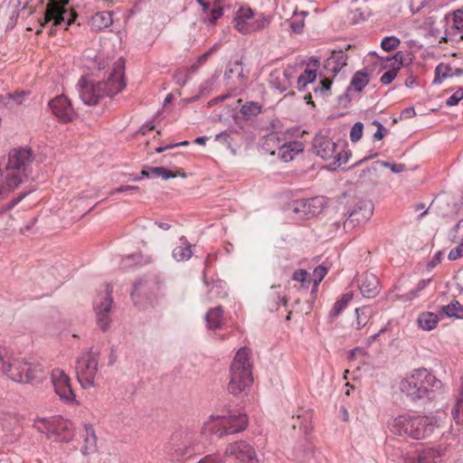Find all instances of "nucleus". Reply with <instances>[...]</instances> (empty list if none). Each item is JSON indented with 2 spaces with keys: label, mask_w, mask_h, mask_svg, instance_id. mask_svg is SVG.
<instances>
[{
  "label": "nucleus",
  "mask_w": 463,
  "mask_h": 463,
  "mask_svg": "<svg viewBox=\"0 0 463 463\" xmlns=\"http://www.w3.org/2000/svg\"><path fill=\"white\" fill-rule=\"evenodd\" d=\"M248 417L244 413L229 412L222 415L213 414L203 423L201 431L184 430L173 435L168 445V453L174 458H189L201 453L205 447V440L211 436L222 439L245 430Z\"/></svg>",
  "instance_id": "nucleus-1"
},
{
  "label": "nucleus",
  "mask_w": 463,
  "mask_h": 463,
  "mask_svg": "<svg viewBox=\"0 0 463 463\" xmlns=\"http://www.w3.org/2000/svg\"><path fill=\"white\" fill-rule=\"evenodd\" d=\"M399 389L411 401H432L442 394L445 387L430 370L420 367L409 372L400 382Z\"/></svg>",
  "instance_id": "nucleus-2"
},
{
  "label": "nucleus",
  "mask_w": 463,
  "mask_h": 463,
  "mask_svg": "<svg viewBox=\"0 0 463 463\" xmlns=\"http://www.w3.org/2000/svg\"><path fill=\"white\" fill-rule=\"evenodd\" d=\"M126 86L124 80V63L121 59L116 61L106 80L93 82L81 77L77 83L80 98L86 105H94L106 96L120 92Z\"/></svg>",
  "instance_id": "nucleus-3"
},
{
  "label": "nucleus",
  "mask_w": 463,
  "mask_h": 463,
  "mask_svg": "<svg viewBox=\"0 0 463 463\" xmlns=\"http://www.w3.org/2000/svg\"><path fill=\"white\" fill-rule=\"evenodd\" d=\"M439 424L432 416L404 413L390 420L388 428L395 435L422 439L430 436Z\"/></svg>",
  "instance_id": "nucleus-4"
},
{
  "label": "nucleus",
  "mask_w": 463,
  "mask_h": 463,
  "mask_svg": "<svg viewBox=\"0 0 463 463\" xmlns=\"http://www.w3.org/2000/svg\"><path fill=\"white\" fill-rule=\"evenodd\" d=\"M0 371L16 383H31L40 382L43 377V367L40 364L27 363L14 357L6 347V355L0 363Z\"/></svg>",
  "instance_id": "nucleus-5"
},
{
  "label": "nucleus",
  "mask_w": 463,
  "mask_h": 463,
  "mask_svg": "<svg viewBox=\"0 0 463 463\" xmlns=\"http://www.w3.org/2000/svg\"><path fill=\"white\" fill-rule=\"evenodd\" d=\"M33 162V156L30 148L17 147L9 152L4 173L11 187H18L28 180Z\"/></svg>",
  "instance_id": "nucleus-6"
},
{
  "label": "nucleus",
  "mask_w": 463,
  "mask_h": 463,
  "mask_svg": "<svg viewBox=\"0 0 463 463\" xmlns=\"http://www.w3.org/2000/svg\"><path fill=\"white\" fill-rule=\"evenodd\" d=\"M249 356L250 349L241 347L237 351L231 364L228 391L234 396L247 393L253 382Z\"/></svg>",
  "instance_id": "nucleus-7"
},
{
  "label": "nucleus",
  "mask_w": 463,
  "mask_h": 463,
  "mask_svg": "<svg viewBox=\"0 0 463 463\" xmlns=\"http://www.w3.org/2000/svg\"><path fill=\"white\" fill-rule=\"evenodd\" d=\"M33 427L55 441L67 442L74 436L73 424L61 416L38 418Z\"/></svg>",
  "instance_id": "nucleus-8"
},
{
  "label": "nucleus",
  "mask_w": 463,
  "mask_h": 463,
  "mask_svg": "<svg viewBox=\"0 0 463 463\" xmlns=\"http://www.w3.org/2000/svg\"><path fill=\"white\" fill-rule=\"evenodd\" d=\"M312 147L314 152L321 158L325 160L333 159L331 166L334 168H337L347 162V154L344 148L326 136H316L313 139Z\"/></svg>",
  "instance_id": "nucleus-9"
},
{
  "label": "nucleus",
  "mask_w": 463,
  "mask_h": 463,
  "mask_svg": "<svg viewBox=\"0 0 463 463\" xmlns=\"http://www.w3.org/2000/svg\"><path fill=\"white\" fill-rule=\"evenodd\" d=\"M99 354L90 351L83 353L77 360V379L83 389L94 386L98 373Z\"/></svg>",
  "instance_id": "nucleus-10"
},
{
  "label": "nucleus",
  "mask_w": 463,
  "mask_h": 463,
  "mask_svg": "<svg viewBox=\"0 0 463 463\" xmlns=\"http://www.w3.org/2000/svg\"><path fill=\"white\" fill-rule=\"evenodd\" d=\"M51 380L55 393L67 405L78 404L76 394L71 387L70 376L61 369L54 368L51 372Z\"/></svg>",
  "instance_id": "nucleus-11"
},
{
  "label": "nucleus",
  "mask_w": 463,
  "mask_h": 463,
  "mask_svg": "<svg viewBox=\"0 0 463 463\" xmlns=\"http://www.w3.org/2000/svg\"><path fill=\"white\" fill-rule=\"evenodd\" d=\"M110 293L111 289L109 286H107L106 290L99 293L93 303L98 326L103 331H106L109 327L112 321L113 299Z\"/></svg>",
  "instance_id": "nucleus-12"
},
{
  "label": "nucleus",
  "mask_w": 463,
  "mask_h": 463,
  "mask_svg": "<svg viewBox=\"0 0 463 463\" xmlns=\"http://www.w3.org/2000/svg\"><path fill=\"white\" fill-rule=\"evenodd\" d=\"M49 2L44 14V23L53 21V25L65 24L68 26L74 22L72 14L64 9V5H68L70 0H49Z\"/></svg>",
  "instance_id": "nucleus-13"
},
{
  "label": "nucleus",
  "mask_w": 463,
  "mask_h": 463,
  "mask_svg": "<svg viewBox=\"0 0 463 463\" xmlns=\"http://www.w3.org/2000/svg\"><path fill=\"white\" fill-rule=\"evenodd\" d=\"M446 451L447 447L441 443L430 444L418 449L414 456L405 459V463H438Z\"/></svg>",
  "instance_id": "nucleus-14"
},
{
  "label": "nucleus",
  "mask_w": 463,
  "mask_h": 463,
  "mask_svg": "<svg viewBox=\"0 0 463 463\" xmlns=\"http://www.w3.org/2000/svg\"><path fill=\"white\" fill-rule=\"evenodd\" d=\"M266 145L269 144H279V138L278 133H270L265 137ZM304 150V145L299 141H289L285 142L282 145H279L278 156L285 163L290 162L294 157L302 153Z\"/></svg>",
  "instance_id": "nucleus-15"
},
{
  "label": "nucleus",
  "mask_w": 463,
  "mask_h": 463,
  "mask_svg": "<svg viewBox=\"0 0 463 463\" xmlns=\"http://www.w3.org/2000/svg\"><path fill=\"white\" fill-rule=\"evenodd\" d=\"M225 458L233 457L240 463H258V458L254 449L246 441L240 440L229 444L224 453L222 454Z\"/></svg>",
  "instance_id": "nucleus-16"
},
{
  "label": "nucleus",
  "mask_w": 463,
  "mask_h": 463,
  "mask_svg": "<svg viewBox=\"0 0 463 463\" xmlns=\"http://www.w3.org/2000/svg\"><path fill=\"white\" fill-rule=\"evenodd\" d=\"M326 203V202L324 196L300 199L293 203V211L296 213L309 218L319 214L323 211Z\"/></svg>",
  "instance_id": "nucleus-17"
},
{
  "label": "nucleus",
  "mask_w": 463,
  "mask_h": 463,
  "mask_svg": "<svg viewBox=\"0 0 463 463\" xmlns=\"http://www.w3.org/2000/svg\"><path fill=\"white\" fill-rule=\"evenodd\" d=\"M373 213V204L370 201L359 202L354 210L351 212L349 217L344 222L343 227L345 230L352 229L354 226L367 222Z\"/></svg>",
  "instance_id": "nucleus-18"
},
{
  "label": "nucleus",
  "mask_w": 463,
  "mask_h": 463,
  "mask_svg": "<svg viewBox=\"0 0 463 463\" xmlns=\"http://www.w3.org/2000/svg\"><path fill=\"white\" fill-rule=\"evenodd\" d=\"M49 106L52 113L63 122L71 121L76 116V112L72 108L71 100L64 95H61L52 99Z\"/></svg>",
  "instance_id": "nucleus-19"
},
{
  "label": "nucleus",
  "mask_w": 463,
  "mask_h": 463,
  "mask_svg": "<svg viewBox=\"0 0 463 463\" xmlns=\"http://www.w3.org/2000/svg\"><path fill=\"white\" fill-rule=\"evenodd\" d=\"M251 21H253V10L248 6H241L234 14V28L242 34L251 33Z\"/></svg>",
  "instance_id": "nucleus-20"
},
{
  "label": "nucleus",
  "mask_w": 463,
  "mask_h": 463,
  "mask_svg": "<svg viewBox=\"0 0 463 463\" xmlns=\"http://www.w3.org/2000/svg\"><path fill=\"white\" fill-rule=\"evenodd\" d=\"M270 86L278 91H286L291 84V70L290 69H275L269 78Z\"/></svg>",
  "instance_id": "nucleus-21"
},
{
  "label": "nucleus",
  "mask_w": 463,
  "mask_h": 463,
  "mask_svg": "<svg viewBox=\"0 0 463 463\" xmlns=\"http://www.w3.org/2000/svg\"><path fill=\"white\" fill-rule=\"evenodd\" d=\"M403 63V53L397 52L393 56L386 59L385 67H389L390 70L385 71L380 79L383 85L390 84L397 76V73Z\"/></svg>",
  "instance_id": "nucleus-22"
},
{
  "label": "nucleus",
  "mask_w": 463,
  "mask_h": 463,
  "mask_svg": "<svg viewBox=\"0 0 463 463\" xmlns=\"http://www.w3.org/2000/svg\"><path fill=\"white\" fill-rule=\"evenodd\" d=\"M361 294L367 298H373L380 292V282L378 278L373 273H364L362 275L359 284Z\"/></svg>",
  "instance_id": "nucleus-23"
},
{
  "label": "nucleus",
  "mask_w": 463,
  "mask_h": 463,
  "mask_svg": "<svg viewBox=\"0 0 463 463\" xmlns=\"http://www.w3.org/2000/svg\"><path fill=\"white\" fill-rule=\"evenodd\" d=\"M347 61L346 53L342 51H334L325 62V69L336 75L345 65Z\"/></svg>",
  "instance_id": "nucleus-24"
},
{
  "label": "nucleus",
  "mask_w": 463,
  "mask_h": 463,
  "mask_svg": "<svg viewBox=\"0 0 463 463\" xmlns=\"http://www.w3.org/2000/svg\"><path fill=\"white\" fill-rule=\"evenodd\" d=\"M193 255L192 244L184 236H182L173 249L172 256L176 261H185Z\"/></svg>",
  "instance_id": "nucleus-25"
},
{
  "label": "nucleus",
  "mask_w": 463,
  "mask_h": 463,
  "mask_svg": "<svg viewBox=\"0 0 463 463\" xmlns=\"http://www.w3.org/2000/svg\"><path fill=\"white\" fill-rule=\"evenodd\" d=\"M84 429V443L80 450L83 455H90L94 453L97 449V437L90 424H85Z\"/></svg>",
  "instance_id": "nucleus-26"
},
{
  "label": "nucleus",
  "mask_w": 463,
  "mask_h": 463,
  "mask_svg": "<svg viewBox=\"0 0 463 463\" xmlns=\"http://www.w3.org/2000/svg\"><path fill=\"white\" fill-rule=\"evenodd\" d=\"M222 308L218 306L213 308H210L205 315L206 326L209 329H217L221 327L222 322Z\"/></svg>",
  "instance_id": "nucleus-27"
},
{
  "label": "nucleus",
  "mask_w": 463,
  "mask_h": 463,
  "mask_svg": "<svg viewBox=\"0 0 463 463\" xmlns=\"http://www.w3.org/2000/svg\"><path fill=\"white\" fill-rule=\"evenodd\" d=\"M439 321V315L432 312H423L420 314L417 318L419 326L425 331H430L434 329Z\"/></svg>",
  "instance_id": "nucleus-28"
},
{
  "label": "nucleus",
  "mask_w": 463,
  "mask_h": 463,
  "mask_svg": "<svg viewBox=\"0 0 463 463\" xmlns=\"http://www.w3.org/2000/svg\"><path fill=\"white\" fill-rule=\"evenodd\" d=\"M369 75L366 71H358L353 76L347 91L351 90L361 92L369 83Z\"/></svg>",
  "instance_id": "nucleus-29"
},
{
  "label": "nucleus",
  "mask_w": 463,
  "mask_h": 463,
  "mask_svg": "<svg viewBox=\"0 0 463 463\" xmlns=\"http://www.w3.org/2000/svg\"><path fill=\"white\" fill-rule=\"evenodd\" d=\"M440 310L448 317L463 319V307L458 300H452L448 305L442 306Z\"/></svg>",
  "instance_id": "nucleus-30"
},
{
  "label": "nucleus",
  "mask_w": 463,
  "mask_h": 463,
  "mask_svg": "<svg viewBox=\"0 0 463 463\" xmlns=\"http://www.w3.org/2000/svg\"><path fill=\"white\" fill-rule=\"evenodd\" d=\"M151 261L152 258L150 256L144 257L140 253H135L124 258L121 265L123 269H128L136 265H144Z\"/></svg>",
  "instance_id": "nucleus-31"
},
{
  "label": "nucleus",
  "mask_w": 463,
  "mask_h": 463,
  "mask_svg": "<svg viewBox=\"0 0 463 463\" xmlns=\"http://www.w3.org/2000/svg\"><path fill=\"white\" fill-rule=\"evenodd\" d=\"M112 24L111 14L101 12L96 14L91 19V25L97 30L109 27Z\"/></svg>",
  "instance_id": "nucleus-32"
},
{
  "label": "nucleus",
  "mask_w": 463,
  "mask_h": 463,
  "mask_svg": "<svg viewBox=\"0 0 463 463\" xmlns=\"http://www.w3.org/2000/svg\"><path fill=\"white\" fill-rule=\"evenodd\" d=\"M461 391L455 406L452 409V416L457 424H463V376L461 377Z\"/></svg>",
  "instance_id": "nucleus-33"
},
{
  "label": "nucleus",
  "mask_w": 463,
  "mask_h": 463,
  "mask_svg": "<svg viewBox=\"0 0 463 463\" xmlns=\"http://www.w3.org/2000/svg\"><path fill=\"white\" fill-rule=\"evenodd\" d=\"M353 298V293L352 292H346L345 293L341 299L337 300L333 308L331 309V316L332 317H337L347 306V304L352 300Z\"/></svg>",
  "instance_id": "nucleus-34"
},
{
  "label": "nucleus",
  "mask_w": 463,
  "mask_h": 463,
  "mask_svg": "<svg viewBox=\"0 0 463 463\" xmlns=\"http://www.w3.org/2000/svg\"><path fill=\"white\" fill-rule=\"evenodd\" d=\"M317 78L316 71L306 69L298 78V88L303 90L308 83L315 81Z\"/></svg>",
  "instance_id": "nucleus-35"
},
{
  "label": "nucleus",
  "mask_w": 463,
  "mask_h": 463,
  "mask_svg": "<svg viewBox=\"0 0 463 463\" xmlns=\"http://www.w3.org/2000/svg\"><path fill=\"white\" fill-rule=\"evenodd\" d=\"M327 274V269L323 266H317L312 273V277L310 279L311 282H313L312 293H317L319 283L323 280V279Z\"/></svg>",
  "instance_id": "nucleus-36"
},
{
  "label": "nucleus",
  "mask_w": 463,
  "mask_h": 463,
  "mask_svg": "<svg viewBox=\"0 0 463 463\" xmlns=\"http://www.w3.org/2000/svg\"><path fill=\"white\" fill-rule=\"evenodd\" d=\"M270 23L269 16L264 14H259L257 16L253 14V21H251V33L263 30L268 27Z\"/></svg>",
  "instance_id": "nucleus-37"
},
{
  "label": "nucleus",
  "mask_w": 463,
  "mask_h": 463,
  "mask_svg": "<svg viewBox=\"0 0 463 463\" xmlns=\"http://www.w3.org/2000/svg\"><path fill=\"white\" fill-rule=\"evenodd\" d=\"M355 314H356V328L360 329L364 327L368 320L369 317L371 315V308L369 307H361L355 308Z\"/></svg>",
  "instance_id": "nucleus-38"
},
{
  "label": "nucleus",
  "mask_w": 463,
  "mask_h": 463,
  "mask_svg": "<svg viewBox=\"0 0 463 463\" xmlns=\"http://www.w3.org/2000/svg\"><path fill=\"white\" fill-rule=\"evenodd\" d=\"M28 5L29 4H25V0H10V19L12 21H16L17 17L19 16L20 11L24 10Z\"/></svg>",
  "instance_id": "nucleus-39"
},
{
  "label": "nucleus",
  "mask_w": 463,
  "mask_h": 463,
  "mask_svg": "<svg viewBox=\"0 0 463 463\" xmlns=\"http://www.w3.org/2000/svg\"><path fill=\"white\" fill-rule=\"evenodd\" d=\"M233 75H237L239 78L243 77L241 61H236L234 62L228 63L224 72V78L231 79Z\"/></svg>",
  "instance_id": "nucleus-40"
},
{
  "label": "nucleus",
  "mask_w": 463,
  "mask_h": 463,
  "mask_svg": "<svg viewBox=\"0 0 463 463\" xmlns=\"http://www.w3.org/2000/svg\"><path fill=\"white\" fill-rule=\"evenodd\" d=\"M430 279H421L419 281L417 286L409 291L405 296L402 298L405 300H412L420 296V293L430 284Z\"/></svg>",
  "instance_id": "nucleus-41"
},
{
  "label": "nucleus",
  "mask_w": 463,
  "mask_h": 463,
  "mask_svg": "<svg viewBox=\"0 0 463 463\" xmlns=\"http://www.w3.org/2000/svg\"><path fill=\"white\" fill-rule=\"evenodd\" d=\"M309 277L306 269H299L293 273L292 279L300 282L303 288H307L311 283Z\"/></svg>",
  "instance_id": "nucleus-42"
},
{
  "label": "nucleus",
  "mask_w": 463,
  "mask_h": 463,
  "mask_svg": "<svg viewBox=\"0 0 463 463\" xmlns=\"http://www.w3.org/2000/svg\"><path fill=\"white\" fill-rule=\"evenodd\" d=\"M400 43V40L396 36H386L382 40L381 47L383 51L390 52L397 48Z\"/></svg>",
  "instance_id": "nucleus-43"
},
{
  "label": "nucleus",
  "mask_w": 463,
  "mask_h": 463,
  "mask_svg": "<svg viewBox=\"0 0 463 463\" xmlns=\"http://www.w3.org/2000/svg\"><path fill=\"white\" fill-rule=\"evenodd\" d=\"M211 295H213L218 298H224L227 296L226 293V285L222 280H217L213 283L212 287L209 290Z\"/></svg>",
  "instance_id": "nucleus-44"
},
{
  "label": "nucleus",
  "mask_w": 463,
  "mask_h": 463,
  "mask_svg": "<svg viewBox=\"0 0 463 463\" xmlns=\"http://www.w3.org/2000/svg\"><path fill=\"white\" fill-rule=\"evenodd\" d=\"M261 111V106L257 102H249L242 106L241 113L245 117H251L260 114Z\"/></svg>",
  "instance_id": "nucleus-45"
},
{
  "label": "nucleus",
  "mask_w": 463,
  "mask_h": 463,
  "mask_svg": "<svg viewBox=\"0 0 463 463\" xmlns=\"http://www.w3.org/2000/svg\"><path fill=\"white\" fill-rule=\"evenodd\" d=\"M453 27L459 33L463 31V9L452 13Z\"/></svg>",
  "instance_id": "nucleus-46"
},
{
  "label": "nucleus",
  "mask_w": 463,
  "mask_h": 463,
  "mask_svg": "<svg viewBox=\"0 0 463 463\" xmlns=\"http://www.w3.org/2000/svg\"><path fill=\"white\" fill-rule=\"evenodd\" d=\"M16 187H11L8 184L7 178L5 177V173L0 169V200L3 199L10 191Z\"/></svg>",
  "instance_id": "nucleus-47"
},
{
  "label": "nucleus",
  "mask_w": 463,
  "mask_h": 463,
  "mask_svg": "<svg viewBox=\"0 0 463 463\" xmlns=\"http://www.w3.org/2000/svg\"><path fill=\"white\" fill-rule=\"evenodd\" d=\"M364 124L360 121L354 123L351 128L350 139L352 142H357L363 136Z\"/></svg>",
  "instance_id": "nucleus-48"
},
{
  "label": "nucleus",
  "mask_w": 463,
  "mask_h": 463,
  "mask_svg": "<svg viewBox=\"0 0 463 463\" xmlns=\"http://www.w3.org/2000/svg\"><path fill=\"white\" fill-rule=\"evenodd\" d=\"M450 70L451 69L449 65L443 63L439 64L436 67L437 79L434 80V82H440L441 79H445L451 76V74L449 73Z\"/></svg>",
  "instance_id": "nucleus-49"
},
{
  "label": "nucleus",
  "mask_w": 463,
  "mask_h": 463,
  "mask_svg": "<svg viewBox=\"0 0 463 463\" xmlns=\"http://www.w3.org/2000/svg\"><path fill=\"white\" fill-rule=\"evenodd\" d=\"M331 80L324 79L319 81L318 86L314 89V91L316 94H319L323 97L327 96L331 88Z\"/></svg>",
  "instance_id": "nucleus-50"
},
{
  "label": "nucleus",
  "mask_w": 463,
  "mask_h": 463,
  "mask_svg": "<svg viewBox=\"0 0 463 463\" xmlns=\"http://www.w3.org/2000/svg\"><path fill=\"white\" fill-rule=\"evenodd\" d=\"M299 421V429L307 432L311 428V415L308 412H305L303 415H298L297 418Z\"/></svg>",
  "instance_id": "nucleus-51"
},
{
  "label": "nucleus",
  "mask_w": 463,
  "mask_h": 463,
  "mask_svg": "<svg viewBox=\"0 0 463 463\" xmlns=\"http://www.w3.org/2000/svg\"><path fill=\"white\" fill-rule=\"evenodd\" d=\"M462 99L463 89L459 88L446 100V105L449 107L456 106Z\"/></svg>",
  "instance_id": "nucleus-52"
},
{
  "label": "nucleus",
  "mask_w": 463,
  "mask_h": 463,
  "mask_svg": "<svg viewBox=\"0 0 463 463\" xmlns=\"http://www.w3.org/2000/svg\"><path fill=\"white\" fill-rule=\"evenodd\" d=\"M461 257H463V242L456 248L450 250L448 256L449 260H456Z\"/></svg>",
  "instance_id": "nucleus-53"
},
{
  "label": "nucleus",
  "mask_w": 463,
  "mask_h": 463,
  "mask_svg": "<svg viewBox=\"0 0 463 463\" xmlns=\"http://www.w3.org/2000/svg\"><path fill=\"white\" fill-rule=\"evenodd\" d=\"M381 165H383V167H386V168H390L392 170V172L395 173V174H400L405 169V166L403 164H393V163H390V162H381Z\"/></svg>",
  "instance_id": "nucleus-54"
},
{
  "label": "nucleus",
  "mask_w": 463,
  "mask_h": 463,
  "mask_svg": "<svg viewBox=\"0 0 463 463\" xmlns=\"http://www.w3.org/2000/svg\"><path fill=\"white\" fill-rule=\"evenodd\" d=\"M373 123L377 126V130L373 134V138L381 140L386 135L387 129L378 120H374Z\"/></svg>",
  "instance_id": "nucleus-55"
},
{
  "label": "nucleus",
  "mask_w": 463,
  "mask_h": 463,
  "mask_svg": "<svg viewBox=\"0 0 463 463\" xmlns=\"http://www.w3.org/2000/svg\"><path fill=\"white\" fill-rule=\"evenodd\" d=\"M137 189H138V187L135 186V185H121L119 187L113 189L109 193V194L113 195V194H118V193L132 192V191H136Z\"/></svg>",
  "instance_id": "nucleus-56"
},
{
  "label": "nucleus",
  "mask_w": 463,
  "mask_h": 463,
  "mask_svg": "<svg viewBox=\"0 0 463 463\" xmlns=\"http://www.w3.org/2000/svg\"><path fill=\"white\" fill-rule=\"evenodd\" d=\"M220 5H221L217 4V5L212 10L211 18H210V21L212 24H213L216 20H218L223 14L222 8Z\"/></svg>",
  "instance_id": "nucleus-57"
},
{
  "label": "nucleus",
  "mask_w": 463,
  "mask_h": 463,
  "mask_svg": "<svg viewBox=\"0 0 463 463\" xmlns=\"http://www.w3.org/2000/svg\"><path fill=\"white\" fill-rule=\"evenodd\" d=\"M174 79L178 85L184 86L188 80V75L179 71L175 73Z\"/></svg>",
  "instance_id": "nucleus-58"
},
{
  "label": "nucleus",
  "mask_w": 463,
  "mask_h": 463,
  "mask_svg": "<svg viewBox=\"0 0 463 463\" xmlns=\"http://www.w3.org/2000/svg\"><path fill=\"white\" fill-rule=\"evenodd\" d=\"M290 28L296 33H301L303 28H304V21L303 20H299V21H295L294 20V21H291L290 22Z\"/></svg>",
  "instance_id": "nucleus-59"
},
{
  "label": "nucleus",
  "mask_w": 463,
  "mask_h": 463,
  "mask_svg": "<svg viewBox=\"0 0 463 463\" xmlns=\"http://www.w3.org/2000/svg\"><path fill=\"white\" fill-rule=\"evenodd\" d=\"M230 134L226 131L217 134L214 137L216 141L230 145Z\"/></svg>",
  "instance_id": "nucleus-60"
},
{
  "label": "nucleus",
  "mask_w": 463,
  "mask_h": 463,
  "mask_svg": "<svg viewBox=\"0 0 463 463\" xmlns=\"http://www.w3.org/2000/svg\"><path fill=\"white\" fill-rule=\"evenodd\" d=\"M416 115L415 109L413 107H409L404 109L401 112V118H411Z\"/></svg>",
  "instance_id": "nucleus-61"
},
{
  "label": "nucleus",
  "mask_w": 463,
  "mask_h": 463,
  "mask_svg": "<svg viewBox=\"0 0 463 463\" xmlns=\"http://www.w3.org/2000/svg\"><path fill=\"white\" fill-rule=\"evenodd\" d=\"M210 56H211L210 52H205L204 53H203L202 55H200L198 57V59H197L198 64H194L192 67L194 69H197L201 64L204 63L209 59Z\"/></svg>",
  "instance_id": "nucleus-62"
},
{
  "label": "nucleus",
  "mask_w": 463,
  "mask_h": 463,
  "mask_svg": "<svg viewBox=\"0 0 463 463\" xmlns=\"http://www.w3.org/2000/svg\"><path fill=\"white\" fill-rule=\"evenodd\" d=\"M442 258V252L437 251L433 257V259L429 262L428 266L430 268H434L438 263L440 262Z\"/></svg>",
  "instance_id": "nucleus-63"
},
{
  "label": "nucleus",
  "mask_w": 463,
  "mask_h": 463,
  "mask_svg": "<svg viewBox=\"0 0 463 463\" xmlns=\"http://www.w3.org/2000/svg\"><path fill=\"white\" fill-rule=\"evenodd\" d=\"M150 174L146 170H143L139 175H130L129 179L132 181H140L145 177H149Z\"/></svg>",
  "instance_id": "nucleus-64"
}]
</instances>
